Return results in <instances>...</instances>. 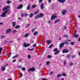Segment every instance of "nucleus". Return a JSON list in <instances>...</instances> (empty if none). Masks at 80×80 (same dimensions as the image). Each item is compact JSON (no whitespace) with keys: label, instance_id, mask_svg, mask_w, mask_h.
Wrapping results in <instances>:
<instances>
[{"label":"nucleus","instance_id":"f257e3e1","mask_svg":"<svg viewBox=\"0 0 80 80\" xmlns=\"http://www.w3.org/2000/svg\"><path fill=\"white\" fill-rule=\"evenodd\" d=\"M8 6H6L4 8L2 9L3 12H4L5 11V12H2V14L0 15V17H3L4 18L5 17L7 16L6 14L7 13V12L8 11Z\"/></svg>","mask_w":80,"mask_h":80},{"label":"nucleus","instance_id":"f03ea898","mask_svg":"<svg viewBox=\"0 0 80 80\" xmlns=\"http://www.w3.org/2000/svg\"><path fill=\"white\" fill-rule=\"evenodd\" d=\"M43 13H39L35 16V20H36V19H38V18H41V17H43Z\"/></svg>","mask_w":80,"mask_h":80},{"label":"nucleus","instance_id":"7ed1b4c3","mask_svg":"<svg viewBox=\"0 0 80 80\" xmlns=\"http://www.w3.org/2000/svg\"><path fill=\"white\" fill-rule=\"evenodd\" d=\"M65 45V43L63 42L61 43L59 45V49H62L63 47L64 46V45Z\"/></svg>","mask_w":80,"mask_h":80},{"label":"nucleus","instance_id":"20e7f679","mask_svg":"<svg viewBox=\"0 0 80 80\" xmlns=\"http://www.w3.org/2000/svg\"><path fill=\"white\" fill-rule=\"evenodd\" d=\"M21 17H26L28 16V14L24 13V14H22L21 15Z\"/></svg>","mask_w":80,"mask_h":80},{"label":"nucleus","instance_id":"39448f33","mask_svg":"<svg viewBox=\"0 0 80 80\" xmlns=\"http://www.w3.org/2000/svg\"><path fill=\"white\" fill-rule=\"evenodd\" d=\"M23 45L24 47L26 48L29 47V46L30 45V44L28 43L27 44V43L25 42L24 43Z\"/></svg>","mask_w":80,"mask_h":80},{"label":"nucleus","instance_id":"423d86ee","mask_svg":"<svg viewBox=\"0 0 80 80\" xmlns=\"http://www.w3.org/2000/svg\"><path fill=\"white\" fill-rule=\"evenodd\" d=\"M57 18V15H53L51 17V20H53L54 18Z\"/></svg>","mask_w":80,"mask_h":80},{"label":"nucleus","instance_id":"0eeeda50","mask_svg":"<svg viewBox=\"0 0 80 80\" xmlns=\"http://www.w3.org/2000/svg\"><path fill=\"white\" fill-rule=\"evenodd\" d=\"M68 50H67V49H64L62 51V53H68Z\"/></svg>","mask_w":80,"mask_h":80},{"label":"nucleus","instance_id":"6e6552de","mask_svg":"<svg viewBox=\"0 0 80 80\" xmlns=\"http://www.w3.org/2000/svg\"><path fill=\"white\" fill-rule=\"evenodd\" d=\"M44 6L43 4V3H42L41 5L40 8L41 9H43L44 8Z\"/></svg>","mask_w":80,"mask_h":80},{"label":"nucleus","instance_id":"1a4fd4ad","mask_svg":"<svg viewBox=\"0 0 80 80\" xmlns=\"http://www.w3.org/2000/svg\"><path fill=\"white\" fill-rule=\"evenodd\" d=\"M59 3H64L65 2V0H57Z\"/></svg>","mask_w":80,"mask_h":80},{"label":"nucleus","instance_id":"9d476101","mask_svg":"<svg viewBox=\"0 0 80 80\" xmlns=\"http://www.w3.org/2000/svg\"><path fill=\"white\" fill-rule=\"evenodd\" d=\"M34 70H35V68H32L28 69V72H30V71L33 72L34 71Z\"/></svg>","mask_w":80,"mask_h":80},{"label":"nucleus","instance_id":"9b49d317","mask_svg":"<svg viewBox=\"0 0 80 80\" xmlns=\"http://www.w3.org/2000/svg\"><path fill=\"white\" fill-rule=\"evenodd\" d=\"M47 42L48 45H50L52 42V41L51 40H48L47 41Z\"/></svg>","mask_w":80,"mask_h":80},{"label":"nucleus","instance_id":"f8f14e48","mask_svg":"<svg viewBox=\"0 0 80 80\" xmlns=\"http://www.w3.org/2000/svg\"><path fill=\"white\" fill-rule=\"evenodd\" d=\"M30 9V5L28 4L27 7V10H28Z\"/></svg>","mask_w":80,"mask_h":80},{"label":"nucleus","instance_id":"ddd939ff","mask_svg":"<svg viewBox=\"0 0 80 80\" xmlns=\"http://www.w3.org/2000/svg\"><path fill=\"white\" fill-rule=\"evenodd\" d=\"M22 7H23V5L21 4L19 5L17 8H18V9H20V8H22Z\"/></svg>","mask_w":80,"mask_h":80},{"label":"nucleus","instance_id":"4468645a","mask_svg":"<svg viewBox=\"0 0 80 80\" xmlns=\"http://www.w3.org/2000/svg\"><path fill=\"white\" fill-rule=\"evenodd\" d=\"M11 30H12L11 29H8L6 31V33H9L11 32Z\"/></svg>","mask_w":80,"mask_h":80},{"label":"nucleus","instance_id":"2eb2a0df","mask_svg":"<svg viewBox=\"0 0 80 80\" xmlns=\"http://www.w3.org/2000/svg\"><path fill=\"white\" fill-rule=\"evenodd\" d=\"M67 12V10H64L62 11V15H64L65 13V12Z\"/></svg>","mask_w":80,"mask_h":80},{"label":"nucleus","instance_id":"dca6fc26","mask_svg":"<svg viewBox=\"0 0 80 80\" xmlns=\"http://www.w3.org/2000/svg\"><path fill=\"white\" fill-rule=\"evenodd\" d=\"M60 20L57 19L54 21V23H57L58 22H60Z\"/></svg>","mask_w":80,"mask_h":80},{"label":"nucleus","instance_id":"f3484780","mask_svg":"<svg viewBox=\"0 0 80 80\" xmlns=\"http://www.w3.org/2000/svg\"><path fill=\"white\" fill-rule=\"evenodd\" d=\"M59 52H60V51H58L57 52H56L54 53V55H58V54L59 53Z\"/></svg>","mask_w":80,"mask_h":80},{"label":"nucleus","instance_id":"a211bd4d","mask_svg":"<svg viewBox=\"0 0 80 80\" xmlns=\"http://www.w3.org/2000/svg\"><path fill=\"white\" fill-rule=\"evenodd\" d=\"M78 35L76 34V32H75L74 34L73 37L75 38H77L78 37Z\"/></svg>","mask_w":80,"mask_h":80},{"label":"nucleus","instance_id":"6ab92c4d","mask_svg":"<svg viewBox=\"0 0 80 80\" xmlns=\"http://www.w3.org/2000/svg\"><path fill=\"white\" fill-rule=\"evenodd\" d=\"M6 37V36L5 35H2L1 37V39H3V38H4Z\"/></svg>","mask_w":80,"mask_h":80},{"label":"nucleus","instance_id":"aec40b11","mask_svg":"<svg viewBox=\"0 0 80 80\" xmlns=\"http://www.w3.org/2000/svg\"><path fill=\"white\" fill-rule=\"evenodd\" d=\"M19 57V55L17 54L15 56H13L12 57V58H17V57Z\"/></svg>","mask_w":80,"mask_h":80},{"label":"nucleus","instance_id":"412c9836","mask_svg":"<svg viewBox=\"0 0 80 80\" xmlns=\"http://www.w3.org/2000/svg\"><path fill=\"white\" fill-rule=\"evenodd\" d=\"M12 24L13 25L12 26L13 27H15L16 24V22H12Z\"/></svg>","mask_w":80,"mask_h":80},{"label":"nucleus","instance_id":"4be33fe9","mask_svg":"<svg viewBox=\"0 0 80 80\" xmlns=\"http://www.w3.org/2000/svg\"><path fill=\"white\" fill-rule=\"evenodd\" d=\"M70 66H72L73 65V63L72 62H71L69 63Z\"/></svg>","mask_w":80,"mask_h":80},{"label":"nucleus","instance_id":"5701e85b","mask_svg":"<svg viewBox=\"0 0 80 80\" xmlns=\"http://www.w3.org/2000/svg\"><path fill=\"white\" fill-rule=\"evenodd\" d=\"M5 70V67H2V71H4Z\"/></svg>","mask_w":80,"mask_h":80},{"label":"nucleus","instance_id":"b1692460","mask_svg":"<svg viewBox=\"0 0 80 80\" xmlns=\"http://www.w3.org/2000/svg\"><path fill=\"white\" fill-rule=\"evenodd\" d=\"M17 31L16 30H13L12 31V32L13 33H15L17 32Z\"/></svg>","mask_w":80,"mask_h":80},{"label":"nucleus","instance_id":"393cba45","mask_svg":"<svg viewBox=\"0 0 80 80\" xmlns=\"http://www.w3.org/2000/svg\"><path fill=\"white\" fill-rule=\"evenodd\" d=\"M38 32H36L34 33V36H35V35H38Z\"/></svg>","mask_w":80,"mask_h":80},{"label":"nucleus","instance_id":"a878e982","mask_svg":"<svg viewBox=\"0 0 80 80\" xmlns=\"http://www.w3.org/2000/svg\"><path fill=\"white\" fill-rule=\"evenodd\" d=\"M33 13H31L29 16V17L30 18H32V17H33Z\"/></svg>","mask_w":80,"mask_h":80},{"label":"nucleus","instance_id":"bb28decb","mask_svg":"<svg viewBox=\"0 0 80 80\" xmlns=\"http://www.w3.org/2000/svg\"><path fill=\"white\" fill-rule=\"evenodd\" d=\"M15 28L16 29H18V28H20V26L17 25L15 27Z\"/></svg>","mask_w":80,"mask_h":80},{"label":"nucleus","instance_id":"cd10ccee","mask_svg":"<svg viewBox=\"0 0 80 80\" xmlns=\"http://www.w3.org/2000/svg\"><path fill=\"white\" fill-rule=\"evenodd\" d=\"M28 33H27L25 34L24 37H25V38H26V37H28Z\"/></svg>","mask_w":80,"mask_h":80},{"label":"nucleus","instance_id":"c85d7f7f","mask_svg":"<svg viewBox=\"0 0 80 80\" xmlns=\"http://www.w3.org/2000/svg\"><path fill=\"white\" fill-rule=\"evenodd\" d=\"M61 76H62L63 77H65V76H66V74L64 73H62L61 74Z\"/></svg>","mask_w":80,"mask_h":80},{"label":"nucleus","instance_id":"c756f323","mask_svg":"<svg viewBox=\"0 0 80 80\" xmlns=\"http://www.w3.org/2000/svg\"><path fill=\"white\" fill-rule=\"evenodd\" d=\"M52 57V56L50 55H48L47 56V57H48V58H50Z\"/></svg>","mask_w":80,"mask_h":80},{"label":"nucleus","instance_id":"7c9ffc66","mask_svg":"<svg viewBox=\"0 0 80 80\" xmlns=\"http://www.w3.org/2000/svg\"><path fill=\"white\" fill-rule=\"evenodd\" d=\"M36 6H37V5H32V8H35L36 7Z\"/></svg>","mask_w":80,"mask_h":80},{"label":"nucleus","instance_id":"2f4dec72","mask_svg":"<svg viewBox=\"0 0 80 80\" xmlns=\"http://www.w3.org/2000/svg\"><path fill=\"white\" fill-rule=\"evenodd\" d=\"M53 46V44H51L50 46L48 47L49 48H51Z\"/></svg>","mask_w":80,"mask_h":80},{"label":"nucleus","instance_id":"473e14b6","mask_svg":"<svg viewBox=\"0 0 80 80\" xmlns=\"http://www.w3.org/2000/svg\"><path fill=\"white\" fill-rule=\"evenodd\" d=\"M31 55H29L28 56V59H30V58H31Z\"/></svg>","mask_w":80,"mask_h":80},{"label":"nucleus","instance_id":"72a5a7b5","mask_svg":"<svg viewBox=\"0 0 80 80\" xmlns=\"http://www.w3.org/2000/svg\"><path fill=\"white\" fill-rule=\"evenodd\" d=\"M61 76H62V74H59L57 75V77H58V78H59V77H61Z\"/></svg>","mask_w":80,"mask_h":80},{"label":"nucleus","instance_id":"f704fd0d","mask_svg":"<svg viewBox=\"0 0 80 80\" xmlns=\"http://www.w3.org/2000/svg\"><path fill=\"white\" fill-rule=\"evenodd\" d=\"M33 48H32V49H28V50L30 51H33L34 50Z\"/></svg>","mask_w":80,"mask_h":80},{"label":"nucleus","instance_id":"c9c22d12","mask_svg":"<svg viewBox=\"0 0 80 80\" xmlns=\"http://www.w3.org/2000/svg\"><path fill=\"white\" fill-rule=\"evenodd\" d=\"M46 64L47 65H49V64H50V62H49V61H48V62H46Z\"/></svg>","mask_w":80,"mask_h":80},{"label":"nucleus","instance_id":"e433bc0d","mask_svg":"<svg viewBox=\"0 0 80 80\" xmlns=\"http://www.w3.org/2000/svg\"><path fill=\"white\" fill-rule=\"evenodd\" d=\"M22 70L23 71H25V70H26V69H25V68H22Z\"/></svg>","mask_w":80,"mask_h":80},{"label":"nucleus","instance_id":"4c0bfd02","mask_svg":"<svg viewBox=\"0 0 80 80\" xmlns=\"http://www.w3.org/2000/svg\"><path fill=\"white\" fill-rule=\"evenodd\" d=\"M7 3L8 4H9L11 3V1H7Z\"/></svg>","mask_w":80,"mask_h":80},{"label":"nucleus","instance_id":"58836bf2","mask_svg":"<svg viewBox=\"0 0 80 80\" xmlns=\"http://www.w3.org/2000/svg\"><path fill=\"white\" fill-rule=\"evenodd\" d=\"M57 50H58V49L57 48H55L53 50V51H54V52H56V51H57Z\"/></svg>","mask_w":80,"mask_h":80},{"label":"nucleus","instance_id":"ea45409f","mask_svg":"<svg viewBox=\"0 0 80 80\" xmlns=\"http://www.w3.org/2000/svg\"><path fill=\"white\" fill-rule=\"evenodd\" d=\"M36 45H37V44H34L32 45V47H36Z\"/></svg>","mask_w":80,"mask_h":80},{"label":"nucleus","instance_id":"a19ab883","mask_svg":"<svg viewBox=\"0 0 80 80\" xmlns=\"http://www.w3.org/2000/svg\"><path fill=\"white\" fill-rule=\"evenodd\" d=\"M66 63H67V62H66V60H65V61L64 62V65H65Z\"/></svg>","mask_w":80,"mask_h":80},{"label":"nucleus","instance_id":"79ce46f5","mask_svg":"<svg viewBox=\"0 0 80 80\" xmlns=\"http://www.w3.org/2000/svg\"><path fill=\"white\" fill-rule=\"evenodd\" d=\"M42 2V0H39V3H40Z\"/></svg>","mask_w":80,"mask_h":80},{"label":"nucleus","instance_id":"37998d69","mask_svg":"<svg viewBox=\"0 0 80 80\" xmlns=\"http://www.w3.org/2000/svg\"><path fill=\"white\" fill-rule=\"evenodd\" d=\"M71 44L72 45H74V42H72L71 43Z\"/></svg>","mask_w":80,"mask_h":80},{"label":"nucleus","instance_id":"c03bdc74","mask_svg":"<svg viewBox=\"0 0 80 80\" xmlns=\"http://www.w3.org/2000/svg\"><path fill=\"white\" fill-rule=\"evenodd\" d=\"M16 62V59L13 60L12 61V62H13V63H14V62Z\"/></svg>","mask_w":80,"mask_h":80},{"label":"nucleus","instance_id":"a18cd8bd","mask_svg":"<svg viewBox=\"0 0 80 80\" xmlns=\"http://www.w3.org/2000/svg\"><path fill=\"white\" fill-rule=\"evenodd\" d=\"M2 49H3V48L2 47H1L0 48V51H1V52H2Z\"/></svg>","mask_w":80,"mask_h":80},{"label":"nucleus","instance_id":"49530a36","mask_svg":"<svg viewBox=\"0 0 80 80\" xmlns=\"http://www.w3.org/2000/svg\"><path fill=\"white\" fill-rule=\"evenodd\" d=\"M38 12H34V14H37V13H38Z\"/></svg>","mask_w":80,"mask_h":80},{"label":"nucleus","instance_id":"de8ad7c7","mask_svg":"<svg viewBox=\"0 0 80 80\" xmlns=\"http://www.w3.org/2000/svg\"><path fill=\"white\" fill-rule=\"evenodd\" d=\"M65 43L66 45H67V44H68V42H67V41H65L64 42Z\"/></svg>","mask_w":80,"mask_h":80},{"label":"nucleus","instance_id":"09e8293b","mask_svg":"<svg viewBox=\"0 0 80 80\" xmlns=\"http://www.w3.org/2000/svg\"><path fill=\"white\" fill-rule=\"evenodd\" d=\"M51 0H48V2L49 3H50L51 2Z\"/></svg>","mask_w":80,"mask_h":80},{"label":"nucleus","instance_id":"8fccbe9b","mask_svg":"<svg viewBox=\"0 0 80 80\" xmlns=\"http://www.w3.org/2000/svg\"><path fill=\"white\" fill-rule=\"evenodd\" d=\"M51 21H48V23H50Z\"/></svg>","mask_w":80,"mask_h":80},{"label":"nucleus","instance_id":"3c124183","mask_svg":"<svg viewBox=\"0 0 80 80\" xmlns=\"http://www.w3.org/2000/svg\"><path fill=\"white\" fill-rule=\"evenodd\" d=\"M42 80H47V79H44L43 78H42Z\"/></svg>","mask_w":80,"mask_h":80},{"label":"nucleus","instance_id":"603ef678","mask_svg":"<svg viewBox=\"0 0 80 80\" xmlns=\"http://www.w3.org/2000/svg\"><path fill=\"white\" fill-rule=\"evenodd\" d=\"M66 29H67V27L65 26L64 27V29L65 30H66Z\"/></svg>","mask_w":80,"mask_h":80},{"label":"nucleus","instance_id":"864d4df0","mask_svg":"<svg viewBox=\"0 0 80 80\" xmlns=\"http://www.w3.org/2000/svg\"><path fill=\"white\" fill-rule=\"evenodd\" d=\"M20 77H22V73H21V76H20Z\"/></svg>","mask_w":80,"mask_h":80},{"label":"nucleus","instance_id":"5fc2aeb1","mask_svg":"<svg viewBox=\"0 0 80 80\" xmlns=\"http://www.w3.org/2000/svg\"><path fill=\"white\" fill-rule=\"evenodd\" d=\"M9 43H13V41H10Z\"/></svg>","mask_w":80,"mask_h":80},{"label":"nucleus","instance_id":"6e6d98bb","mask_svg":"<svg viewBox=\"0 0 80 80\" xmlns=\"http://www.w3.org/2000/svg\"><path fill=\"white\" fill-rule=\"evenodd\" d=\"M18 20H22V18H18Z\"/></svg>","mask_w":80,"mask_h":80},{"label":"nucleus","instance_id":"4d7b16f0","mask_svg":"<svg viewBox=\"0 0 80 80\" xmlns=\"http://www.w3.org/2000/svg\"><path fill=\"white\" fill-rule=\"evenodd\" d=\"M78 42H80V38H79L78 40Z\"/></svg>","mask_w":80,"mask_h":80},{"label":"nucleus","instance_id":"13d9d810","mask_svg":"<svg viewBox=\"0 0 80 80\" xmlns=\"http://www.w3.org/2000/svg\"><path fill=\"white\" fill-rule=\"evenodd\" d=\"M7 66H8V64H6L4 66V67H7Z\"/></svg>","mask_w":80,"mask_h":80},{"label":"nucleus","instance_id":"bf43d9fd","mask_svg":"<svg viewBox=\"0 0 80 80\" xmlns=\"http://www.w3.org/2000/svg\"><path fill=\"white\" fill-rule=\"evenodd\" d=\"M64 36L65 37H67V35H64Z\"/></svg>","mask_w":80,"mask_h":80},{"label":"nucleus","instance_id":"052dcab7","mask_svg":"<svg viewBox=\"0 0 80 80\" xmlns=\"http://www.w3.org/2000/svg\"><path fill=\"white\" fill-rule=\"evenodd\" d=\"M22 0H19V2H22Z\"/></svg>","mask_w":80,"mask_h":80},{"label":"nucleus","instance_id":"680f3d73","mask_svg":"<svg viewBox=\"0 0 80 80\" xmlns=\"http://www.w3.org/2000/svg\"><path fill=\"white\" fill-rule=\"evenodd\" d=\"M28 27H30V24H28Z\"/></svg>","mask_w":80,"mask_h":80},{"label":"nucleus","instance_id":"e2e57ef3","mask_svg":"<svg viewBox=\"0 0 80 80\" xmlns=\"http://www.w3.org/2000/svg\"><path fill=\"white\" fill-rule=\"evenodd\" d=\"M53 71H52L51 73H50V75H52V74L53 73Z\"/></svg>","mask_w":80,"mask_h":80},{"label":"nucleus","instance_id":"0e129e2a","mask_svg":"<svg viewBox=\"0 0 80 80\" xmlns=\"http://www.w3.org/2000/svg\"><path fill=\"white\" fill-rule=\"evenodd\" d=\"M78 18H80V14L78 16Z\"/></svg>","mask_w":80,"mask_h":80},{"label":"nucleus","instance_id":"69168bd1","mask_svg":"<svg viewBox=\"0 0 80 80\" xmlns=\"http://www.w3.org/2000/svg\"><path fill=\"white\" fill-rule=\"evenodd\" d=\"M0 25H3V23L0 22Z\"/></svg>","mask_w":80,"mask_h":80},{"label":"nucleus","instance_id":"338daca9","mask_svg":"<svg viewBox=\"0 0 80 80\" xmlns=\"http://www.w3.org/2000/svg\"><path fill=\"white\" fill-rule=\"evenodd\" d=\"M8 80H12L11 78H10V79H8Z\"/></svg>","mask_w":80,"mask_h":80},{"label":"nucleus","instance_id":"774afa93","mask_svg":"<svg viewBox=\"0 0 80 80\" xmlns=\"http://www.w3.org/2000/svg\"><path fill=\"white\" fill-rule=\"evenodd\" d=\"M78 55H80V52H79L78 53Z\"/></svg>","mask_w":80,"mask_h":80}]
</instances>
